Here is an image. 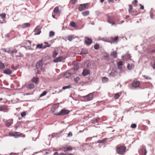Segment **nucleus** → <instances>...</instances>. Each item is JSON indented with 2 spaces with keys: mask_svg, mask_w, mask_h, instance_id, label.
Listing matches in <instances>:
<instances>
[{
  "mask_svg": "<svg viewBox=\"0 0 155 155\" xmlns=\"http://www.w3.org/2000/svg\"><path fill=\"white\" fill-rule=\"evenodd\" d=\"M126 147L125 146L116 147V152L119 154L123 155L126 152Z\"/></svg>",
  "mask_w": 155,
  "mask_h": 155,
  "instance_id": "obj_1",
  "label": "nucleus"
},
{
  "mask_svg": "<svg viewBox=\"0 0 155 155\" xmlns=\"http://www.w3.org/2000/svg\"><path fill=\"white\" fill-rule=\"evenodd\" d=\"M42 63L41 60L39 61L36 64V67L37 71V74H40L41 71L42 70Z\"/></svg>",
  "mask_w": 155,
  "mask_h": 155,
  "instance_id": "obj_2",
  "label": "nucleus"
},
{
  "mask_svg": "<svg viewBox=\"0 0 155 155\" xmlns=\"http://www.w3.org/2000/svg\"><path fill=\"white\" fill-rule=\"evenodd\" d=\"M69 112V111L68 110L62 109L59 112L54 113L53 114L57 116H63L68 114Z\"/></svg>",
  "mask_w": 155,
  "mask_h": 155,
  "instance_id": "obj_3",
  "label": "nucleus"
},
{
  "mask_svg": "<svg viewBox=\"0 0 155 155\" xmlns=\"http://www.w3.org/2000/svg\"><path fill=\"white\" fill-rule=\"evenodd\" d=\"M82 97L86 101H89L92 100L93 98V93L89 94H88L83 96Z\"/></svg>",
  "mask_w": 155,
  "mask_h": 155,
  "instance_id": "obj_4",
  "label": "nucleus"
},
{
  "mask_svg": "<svg viewBox=\"0 0 155 155\" xmlns=\"http://www.w3.org/2000/svg\"><path fill=\"white\" fill-rule=\"evenodd\" d=\"M87 3H86L80 5L78 8L79 10L80 11H81L87 9L88 7L87 6Z\"/></svg>",
  "mask_w": 155,
  "mask_h": 155,
  "instance_id": "obj_5",
  "label": "nucleus"
},
{
  "mask_svg": "<svg viewBox=\"0 0 155 155\" xmlns=\"http://www.w3.org/2000/svg\"><path fill=\"white\" fill-rule=\"evenodd\" d=\"M9 134L11 136L14 137L15 138H17L21 137V135L22 134L20 132H15L14 133H10Z\"/></svg>",
  "mask_w": 155,
  "mask_h": 155,
  "instance_id": "obj_6",
  "label": "nucleus"
},
{
  "mask_svg": "<svg viewBox=\"0 0 155 155\" xmlns=\"http://www.w3.org/2000/svg\"><path fill=\"white\" fill-rule=\"evenodd\" d=\"M147 153L146 147L144 146L143 147L141 150L139 151V153L140 155H146Z\"/></svg>",
  "mask_w": 155,
  "mask_h": 155,
  "instance_id": "obj_7",
  "label": "nucleus"
},
{
  "mask_svg": "<svg viewBox=\"0 0 155 155\" xmlns=\"http://www.w3.org/2000/svg\"><path fill=\"white\" fill-rule=\"evenodd\" d=\"M140 84V82L139 81H134L132 83V86L135 87L137 88L139 87V86Z\"/></svg>",
  "mask_w": 155,
  "mask_h": 155,
  "instance_id": "obj_8",
  "label": "nucleus"
},
{
  "mask_svg": "<svg viewBox=\"0 0 155 155\" xmlns=\"http://www.w3.org/2000/svg\"><path fill=\"white\" fill-rule=\"evenodd\" d=\"M35 35H38L41 33V29L39 26H38L35 30Z\"/></svg>",
  "mask_w": 155,
  "mask_h": 155,
  "instance_id": "obj_9",
  "label": "nucleus"
},
{
  "mask_svg": "<svg viewBox=\"0 0 155 155\" xmlns=\"http://www.w3.org/2000/svg\"><path fill=\"white\" fill-rule=\"evenodd\" d=\"M90 71L86 69H84L82 73V75L84 76H85L90 74Z\"/></svg>",
  "mask_w": 155,
  "mask_h": 155,
  "instance_id": "obj_10",
  "label": "nucleus"
},
{
  "mask_svg": "<svg viewBox=\"0 0 155 155\" xmlns=\"http://www.w3.org/2000/svg\"><path fill=\"white\" fill-rule=\"evenodd\" d=\"M8 109V106L5 105H0V111L5 112Z\"/></svg>",
  "mask_w": 155,
  "mask_h": 155,
  "instance_id": "obj_11",
  "label": "nucleus"
},
{
  "mask_svg": "<svg viewBox=\"0 0 155 155\" xmlns=\"http://www.w3.org/2000/svg\"><path fill=\"white\" fill-rule=\"evenodd\" d=\"M63 149L64 151L65 152L68 151H71L72 150V148L70 146L64 147Z\"/></svg>",
  "mask_w": 155,
  "mask_h": 155,
  "instance_id": "obj_12",
  "label": "nucleus"
},
{
  "mask_svg": "<svg viewBox=\"0 0 155 155\" xmlns=\"http://www.w3.org/2000/svg\"><path fill=\"white\" fill-rule=\"evenodd\" d=\"M19 46H20V45L15 46L14 50L11 52L12 54V55H13L14 53H16L17 52L18 50H19L18 48Z\"/></svg>",
  "mask_w": 155,
  "mask_h": 155,
  "instance_id": "obj_13",
  "label": "nucleus"
},
{
  "mask_svg": "<svg viewBox=\"0 0 155 155\" xmlns=\"http://www.w3.org/2000/svg\"><path fill=\"white\" fill-rule=\"evenodd\" d=\"M59 107V105L58 104H54L51 108V111L53 112L56 111Z\"/></svg>",
  "mask_w": 155,
  "mask_h": 155,
  "instance_id": "obj_14",
  "label": "nucleus"
},
{
  "mask_svg": "<svg viewBox=\"0 0 155 155\" xmlns=\"http://www.w3.org/2000/svg\"><path fill=\"white\" fill-rule=\"evenodd\" d=\"M107 21L110 24H111L112 25H114L115 24V22L110 18L109 16H107Z\"/></svg>",
  "mask_w": 155,
  "mask_h": 155,
  "instance_id": "obj_15",
  "label": "nucleus"
},
{
  "mask_svg": "<svg viewBox=\"0 0 155 155\" xmlns=\"http://www.w3.org/2000/svg\"><path fill=\"white\" fill-rule=\"evenodd\" d=\"M12 73V71L9 69H6L4 71V73L6 74L10 75Z\"/></svg>",
  "mask_w": 155,
  "mask_h": 155,
  "instance_id": "obj_16",
  "label": "nucleus"
},
{
  "mask_svg": "<svg viewBox=\"0 0 155 155\" xmlns=\"http://www.w3.org/2000/svg\"><path fill=\"white\" fill-rule=\"evenodd\" d=\"M86 39L85 41V43L87 45H90L92 42L91 40L89 39L88 38H86Z\"/></svg>",
  "mask_w": 155,
  "mask_h": 155,
  "instance_id": "obj_17",
  "label": "nucleus"
},
{
  "mask_svg": "<svg viewBox=\"0 0 155 155\" xmlns=\"http://www.w3.org/2000/svg\"><path fill=\"white\" fill-rule=\"evenodd\" d=\"M63 59V57L62 56L58 57L54 60L53 61L54 62L57 63L60 61H61Z\"/></svg>",
  "mask_w": 155,
  "mask_h": 155,
  "instance_id": "obj_18",
  "label": "nucleus"
},
{
  "mask_svg": "<svg viewBox=\"0 0 155 155\" xmlns=\"http://www.w3.org/2000/svg\"><path fill=\"white\" fill-rule=\"evenodd\" d=\"M31 81L32 82L36 84H38L39 83L38 78L37 77H33Z\"/></svg>",
  "mask_w": 155,
  "mask_h": 155,
  "instance_id": "obj_19",
  "label": "nucleus"
},
{
  "mask_svg": "<svg viewBox=\"0 0 155 155\" xmlns=\"http://www.w3.org/2000/svg\"><path fill=\"white\" fill-rule=\"evenodd\" d=\"M13 123L12 120H9L5 123V124L7 127L11 126Z\"/></svg>",
  "mask_w": 155,
  "mask_h": 155,
  "instance_id": "obj_20",
  "label": "nucleus"
},
{
  "mask_svg": "<svg viewBox=\"0 0 155 155\" xmlns=\"http://www.w3.org/2000/svg\"><path fill=\"white\" fill-rule=\"evenodd\" d=\"M71 75V73L69 72H66L64 73L63 76L64 78H67L70 77Z\"/></svg>",
  "mask_w": 155,
  "mask_h": 155,
  "instance_id": "obj_21",
  "label": "nucleus"
},
{
  "mask_svg": "<svg viewBox=\"0 0 155 155\" xmlns=\"http://www.w3.org/2000/svg\"><path fill=\"white\" fill-rule=\"evenodd\" d=\"M75 38L74 35H69L67 37V39L69 41H71L73 39Z\"/></svg>",
  "mask_w": 155,
  "mask_h": 155,
  "instance_id": "obj_22",
  "label": "nucleus"
},
{
  "mask_svg": "<svg viewBox=\"0 0 155 155\" xmlns=\"http://www.w3.org/2000/svg\"><path fill=\"white\" fill-rule=\"evenodd\" d=\"M27 88L29 89H32L35 87V85L33 84H29L27 86Z\"/></svg>",
  "mask_w": 155,
  "mask_h": 155,
  "instance_id": "obj_23",
  "label": "nucleus"
},
{
  "mask_svg": "<svg viewBox=\"0 0 155 155\" xmlns=\"http://www.w3.org/2000/svg\"><path fill=\"white\" fill-rule=\"evenodd\" d=\"M118 73L117 71L112 72L109 74V75L111 76L114 77L117 75Z\"/></svg>",
  "mask_w": 155,
  "mask_h": 155,
  "instance_id": "obj_24",
  "label": "nucleus"
},
{
  "mask_svg": "<svg viewBox=\"0 0 155 155\" xmlns=\"http://www.w3.org/2000/svg\"><path fill=\"white\" fill-rule=\"evenodd\" d=\"M30 25V24L29 23H24L22 25V27L23 28L28 27H29Z\"/></svg>",
  "mask_w": 155,
  "mask_h": 155,
  "instance_id": "obj_25",
  "label": "nucleus"
},
{
  "mask_svg": "<svg viewBox=\"0 0 155 155\" xmlns=\"http://www.w3.org/2000/svg\"><path fill=\"white\" fill-rule=\"evenodd\" d=\"M117 52L115 51H113L110 53L111 55L114 58H115L117 57Z\"/></svg>",
  "mask_w": 155,
  "mask_h": 155,
  "instance_id": "obj_26",
  "label": "nucleus"
},
{
  "mask_svg": "<svg viewBox=\"0 0 155 155\" xmlns=\"http://www.w3.org/2000/svg\"><path fill=\"white\" fill-rule=\"evenodd\" d=\"M127 67L128 69L131 70L134 67V65L132 64H128L127 65Z\"/></svg>",
  "mask_w": 155,
  "mask_h": 155,
  "instance_id": "obj_27",
  "label": "nucleus"
},
{
  "mask_svg": "<svg viewBox=\"0 0 155 155\" xmlns=\"http://www.w3.org/2000/svg\"><path fill=\"white\" fill-rule=\"evenodd\" d=\"M89 12L88 11H84L82 13V15L84 16H86L88 15L89 14Z\"/></svg>",
  "mask_w": 155,
  "mask_h": 155,
  "instance_id": "obj_28",
  "label": "nucleus"
},
{
  "mask_svg": "<svg viewBox=\"0 0 155 155\" xmlns=\"http://www.w3.org/2000/svg\"><path fill=\"white\" fill-rule=\"evenodd\" d=\"M59 11V7L58 6L55 7L54 9V12L55 13H58Z\"/></svg>",
  "mask_w": 155,
  "mask_h": 155,
  "instance_id": "obj_29",
  "label": "nucleus"
},
{
  "mask_svg": "<svg viewBox=\"0 0 155 155\" xmlns=\"http://www.w3.org/2000/svg\"><path fill=\"white\" fill-rule=\"evenodd\" d=\"M108 81V78L106 77H104L102 79V81L104 83L107 82Z\"/></svg>",
  "mask_w": 155,
  "mask_h": 155,
  "instance_id": "obj_30",
  "label": "nucleus"
},
{
  "mask_svg": "<svg viewBox=\"0 0 155 155\" xmlns=\"http://www.w3.org/2000/svg\"><path fill=\"white\" fill-rule=\"evenodd\" d=\"M111 40L114 41H116L118 39V37L116 36L115 37H111Z\"/></svg>",
  "mask_w": 155,
  "mask_h": 155,
  "instance_id": "obj_31",
  "label": "nucleus"
},
{
  "mask_svg": "<svg viewBox=\"0 0 155 155\" xmlns=\"http://www.w3.org/2000/svg\"><path fill=\"white\" fill-rule=\"evenodd\" d=\"M5 66L4 64L1 61H0V69H2L4 68Z\"/></svg>",
  "mask_w": 155,
  "mask_h": 155,
  "instance_id": "obj_32",
  "label": "nucleus"
},
{
  "mask_svg": "<svg viewBox=\"0 0 155 155\" xmlns=\"http://www.w3.org/2000/svg\"><path fill=\"white\" fill-rule=\"evenodd\" d=\"M70 25H71V26L74 28L76 27L75 23L73 21L71 22Z\"/></svg>",
  "mask_w": 155,
  "mask_h": 155,
  "instance_id": "obj_33",
  "label": "nucleus"
},
{
  "mask_svg": "<svg viewBox=\"0 0 155 155\" xmlns=\"http://www.w3.org/2000/svg\"><path fill=\"white\" fill-rule=\"evenodd\" d=\"M0 16L1 18L2 19H4L6 17V14L5 13H2L0 15Z\"/></svg>",
  "mask_w": 155,
  "mask_h": 155,
  "instance_id": "obj_34",
  "label": "nucleus"
},
{
  "mask_svg": "<svg viewBox=\"0 0 155 155\" xmlns=\"http://www.w3.org/2000/svg\"><path fill=\"white\" fill-rule=\"evenodd\" d=\"M54 35V32L52 31H50L49 32V36L50 37H53Z\"/></svg>",
  "mask_w": 155,
  "mask_h": 155,
  "instance_id": "obj_35",
  "label": "nucleus"
},
{
  "mask_svg": "<svg viewBox=\"0 0 155 155\" xmlns=\"http://www.w3.org/2000/svg\"><path fill=\"white\" fill-rule=\"evenodd\" d=\"M71 87V86L70 85H68L67 86H64L62 87V89L63 90H65L68 88H69Z\"/></svg>",
  "mask_w": 155,
  "mask_h": 155,
  "instance_id": "obj_36",
  "label": "nucleus"
},
{
  "mask_svg": "<svg viewBox=\"0 0 155 155\" xmlns=\"http://www.w3.org/2000/svg\"><path fill=\"white\" fill-rule=\"evenodd\" d=\"M43 48V44H38L37 45L36 48L37 49V48Z\"/></svg>",
  "mask_w": 155,
  "mask_h": 155,
  "instance_id": "obj_37",
  "label": "nucleus"
},
{
  "mask_svg": "<svg viewBox=\"0 0 155 155\" xmlns=\"http://www.w3.org/2000/svg\"><path fill=\"white\" fill-rule=\"evenodd\" d=\"M100 46L97 44H95L94 47V48L96 50L98 49L99 48Z\"/></svg>",
  "mask_w": 155,
  "mask_h": 155,
  "instance_id": "obj_38",
  "label": "nucleus"
},
{
  "mask_svg": "<svg viewBox=\"0 0 155 155\" xmlns=\"http://www.w3.org/2000/svg\"><path fill=\"white\" fill-rule=\"evenodd\" d=\"M80 80V78L79 77H77L74 79V81L75 82H77Z\"/></svg>",
  "mask_w": 155,
  "mask_h": 155,
  "instance_id": "obj_39",
  "label": "nucleus"
},
{
  "mask_svg": "<svg viewBox=\"0 0 155 155\" xmlns=\"http://www.w3.org/2000/svg\"><path fill=\"white\" fill-rule=\"evenodd\" d=\"M58 54V52L56 51H54L53 52V57L54 58H55Z\"/></svg>",
  "mask_w": 155,
  "mask_h": 155,
  "instance_id": "obj_40",
  "label": "nucleus"
},
{
  "mask_svg": "<svg viewBox=\"0 0 155 155\" xmlns=\"http://www.w3.org/2000/svg\"><path fill=\"white\" fill-rule=\"evenodd\" d=\"M120 97V95L118 93H116L115 94L114 97L115 99H117Z\"/></svg>",
  "mask_w": 155,
  "mask_h": 155,
  "instance_id": "obj_41",
  "label": "nucleus"
},
{
  "mask_svg": "<svg viewBox=\"0 0 155 155\" xmlns=\"http://www.w3.org/2000/svg\"><path fill=\"white\" fill-rule=\"evenodd\" d=\"M87 53V50H82L81 52V54H86Z\"/></svg>",
  "mask_w": 155,
  "mask_h": 155,
  "instance_id": "obj_42",
  "label": "nucleus"
},
{
  "mask_svg": "<svg viewBox=\"0 0 155 155\" xmlns=\"http://www.w3.org/2000/svg\"><path fill=\"white\" fill-rule=\"evenodd\" d=\"M47 92L46 91H44L40 95V97H42L46 95Z\"/></svg>",
  "mask_w": 155,
  "mask_h": 155,
  "instance_id": "obj_43",
  "label": "nucleus"
},
{
  "mask_svg": "<svg viewBox=\"0 0 155 155\" xmlns=\"http://www.w3.org/2000/svg\"><path fill=\"white\" fill-rule=\"evenodd\" d=\"M129 12L130 13L132 12V10L133 8L132 6L131 5H129Z\"/></svg>",
  "mask_w": 155,
  "mask_h": 155,
  "instance_id": "obj_44",
  "label": "nucleus"
},
{
  "mask_svg": "<svg viewBox=\"0 0 155 155\" xmlns=\"http://www.w3.org/2000/svg\"><path fill=\"white\" fill-rule=\"evenodd\" d=\"M136 127L137 125L135 124H132L131 125V127L133 128H135Z\"/></svg>",
  "mask_w": 155,
  "mask_h": 155,
  "instance_id": "obj_45",
  "label": "nucleus"
},
{
  "mask_svg": "<svg viewBox=\"0 0 155 155\" xmlns=\"http://www.w3.org/2000/svg\"><path fill=\"white\" fill-rule=\"evenodd\" d=\"M118 66H121L122 65V62L121 61H119L117 63Z\"/></svg>",
  "mask_w": 155,
  "mask_h": 155,
  "instance_id": "obj_46",
  "label": "nucleus"
},
{
  "mask_svg": "<svg viewBox=\"0 0 155 155\" xmlns=\"http://www.w3.org/2000/svg\"><path fill=\"white\" fill-rule=\"evenodd\" d=\"M77 0H71V3L72 4H74Z\"/></svg>",
  "mask_w": 155,
  "mask_h": 155,
  "instance_id": "obj_47",
  "label": "nucleus"
},
{
  "mask_svg": "<svg viewBox=\"0 0 155 155\" xmlns=\"http://www.w3.org/2000/svg\"><path fill=\"white\" fill-rule=\"evenodd\" d=\"M143 77H144L145 79H151V78L150 77H149L148 76L146 75H143Z\"/></svg>",
  "mask_w": 155,
  "mask_h": 155,
  "instance_id": "obj_48",
  "label": "nucleus"
},
{
  "mask_svg": "<svg viewBox=\"0 0 155 155\" xmlns=\"http://www.w3.org/2000/svg\"><path fill=\"white\" fill-rule=\"evenodd\" d=\"M104 141V140H99L97 141V143H103Z\"/></svg>",
  "mask_w": 155,
  "mask_h": 155,
  "instance_id": "obj_49",
  "label": "nucleus"
},
{
  "mask_svg": "<svg viewBox=\"0 0 155 155\" xmlns=\"http://www.w3.org/2000/svg\"><path fill=\"white\" fill-rule=\"evenodd\" d=\"M26 115V113L25 112H23L21 114V115L22 117H24V116H25Z\"/></svg>",
  "mask_w": 155,
  "mask_h": 155,
  "instance_id": "obj_50",
  "label": "nucleus"
},
{
  "mask_svg": "<svg viewBox=\"0 0 155 155\" xmlns=\"http://www.w3.org/2000/svg\"><path fill=\"white\" fill-rule=\"evenodd\" d=\"M72 136V133L71 132H69V133L68 134V137H71Z\"/></svg>",
  "mask_w": 155,
  "mask_h": 155,
  "instance_id": "obj_51",
  "label": "nucleus"
},
{
  "mask_svg": "<svg viewBox=\"0 0 155 155\" xmlns=\"http://www.w3.org/2000/svg\"><path fill=\"white\" fill-rule=\"evenodd\" d=\"M153 13L152 12H150V17L152 19H153Z\"/></svg>",
  "mask_w": 155,
  "mask_h": 155,
  "instance_id": "obj_52",
  "label": "nucleus"
},
{
  "mask_svg": "<svg viewBox=\"0 0 155 155\" xmlns=\"http://www.w3.org/2000/svg\"><path fill=\"white\" fill-rule=\"evenodd\" d=\"M137 0H135L134 2H133V4H134V5H136V4H137Z\"/></svg>",
  "mask_w": 155,
  "mask_h": 155,
  "instance_id": "obj_53",
  "label": "nucleus"
},
{
  "mask_svg": "<svg viewBox=\"0 0 155 155\" xmlns=\"http://www.w3.org/2000/svg\"><path fill=\"white\" fill-rule=\"evenodd\" d=\"M140 9H143L144 8L143 5H142L141 4H140Z\"/></svg>",
  "mask_w": 155,
  "mask_h": 155,
  "instance_id": "obj_54",
  "label": "nucleus"
},
{
  "mask_svg": "<svg viewBox=\"0 0 155 155\" xmlns=\"http://www.w3.org/2000/svg\"><path fill=\"white\" fill-rule=\"evenodd\" d=\"M9 155H17V154L15 153H10Z\"/></svg>",
  "mask_w": 155,
  "mask_h": 155,
  "instance_id": "obj_55",
  "label": "nucleus"
},
{
  "mask_svg": "<svg viewBox=\"0 0 155 155\" xmlns=\"http://www.w3.org/2000/svg\"><path fill=\"white\" fill-rule=\"evenodd\" d=\"M91 122L93 123H97V121L96 120H92L91 121Z\"/></svg>",
  "mask_w": 155,
  "mask_h": 155,
  "instance_id": "obj_56",
  "label": "nucleus"
},
{
  "mask_svg": "<svg viewBox=\"0 0 155 155\" xmlns=\"http://www.w3.org/2000/svg\"><path fill=\"white\" fill-rule=\"evenodd\" d=\"M5 37L6 38H8L9 37V35L8 34H6L5 35Z\"/></svg>",
  "mask_w": 155,
  "mask_h": 155,
  "instance_id": "obj_57",
  "label": "nucleus"
},
{
  "mask_svg": "<svg viewBox=\"0 0 155 155\" xmlns=\"http://www.w3.org/2000/svg\"><path fill=\"white\" fill-rule=\"evenodd\" d=\"M26 43H27V42L29 44V45H31V42L30 41H26Z\"/></svg>",
  "mask_w": 155,
  "mask_h": 155,
  "instance_id": "obj_58",
  "label": "nucleus"
},
{
  "mask_svg": "<svg viewBox=\"0 0 155 155\" xmlns=\"http://www.w3.org/2000/svg\"><path fill=\"white\" fill-rule=\"evenodd\" d=\"M58 154V153L57 152H55L54 153V155H57Z\"/></svg>",
  "mask_w": 155,
  "mask_h": 155,
  "instance_id": "obj_59",
  "label": "nucleus"
},
{
  "mask_svg": "<svg viewBox=\"0 0 155 155\" xmlns=\"http://www.w3.org/2000/svg\"><path fill=\"white\" fill-rule=\"evenodd\" d=\"M11 51L10 49H8L7 51V52L8 53H10Z\"/></svg>",
  "mask_w": 155,
  "mask_h": 155,
  "instance_id": "obj_60",
  "label": "nucleus"
},
{
  "mask_svg": "<svg viewBox=\"0 0 155 155\" xmlns=\"http://www.w3.org/2000/svg\"><path fill=\"white\" fill-rule=\"evenodd\" d=\"M118 69H121L122 68V67L121 66H118Z\"/></svg>",
  "mask_w": 155,
  "mask_h": 155,
  "instance_id": "obj_61",
  "label": "nucleus"
},
{
  "mask_svg": "<svg viewBox=\"0 0 155 155\" xmlns=\"http://www.w3.org/2000/svg\"><path fill=\"white\" fill-rule=\"evenodd\" d=\"M124 22V21H120V22L119 23V24H122V23H123Z\"/></svg>",
  "mask_w": 155,
  "mask_h": 155,
  "instance_id": "obj_62",
  "label": "nucleus"
},
{
  "mask_svg": "<svg viewBox=\"0 0 155 155\" xmlns=\"http://www.w3.org/2000/svg\"><path fill=\"white\" fill-rule=\"evenodd\" d=\"M30 94L25 93V94H24V95H29Z\"/></svg>",
  "mask_w": 155,
  "mask_h": 155,
  "instance_id": "obj_63",
  "label": "nucleus"
},
{
  "mask_svg": "<svg viewBox=\"0 0 155 155\" xmlns=\"http://www.w3.org/2000/svg\"><path fill=\"white\" fill-rule=\"evenodd\" d=\"M152 51L153 52H155V49H154V50H152Z\"/></svg>",
  "mask_w": 155,
  "mask_h": 155,
  "instance_id": "obj_64",
  "label": "nucleus"
}]
</instances>
